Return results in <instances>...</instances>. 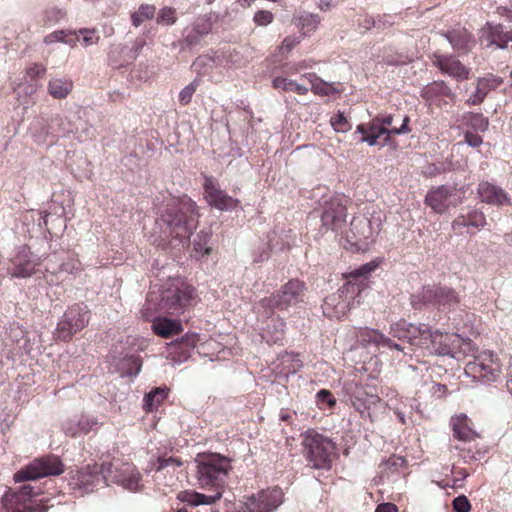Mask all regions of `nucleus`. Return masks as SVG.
<instances>
[{
	"instance_id": "41",
	"label": "nucleus",
	"mask_w": 512,
	"mask_h": 512,
	"mask_svg": "<svg viewBox=\"0 0 512 512\" xmlns=\"http://www.w3.org/2000/svg\"><path fill=\"white\" fill-rule=\"evenodd\" d=\"M73 89V82L68 78H52L48 82V93L54 99L66 98Z\"/></svg>"
},
{
	"instance_id": "63",
	"label": "nucleus",
	"mask_w": 512,
	"mask_h": 512,
	"mask_svg": "<svg viewBox=\"0 0 512 512\" xmlns=\"http://www.w3.org/2000/svg\"><path fill=\"white\" fill-rule=\"evenodd\" d=\"M46 68L41 64H33L27 69V74L31 78H39L45 74Z\"/></svg>"
},
{
	"instance_id": "25",
	"label": "nucleus",
	"mask_w": 512,
	"mask_h": 512,
	"mask_svg": "<svg viewBox=\"0 0 512 512\" xmlns=\"http://www.w3.org/2000/svg\"><path fill=\"white\" fill-rule=\"evenodd\" d=\"M117 483L130 492H137L141 489V474L129 463H113V472L110 474L109 483Z\"/></svg>"
},
{
	"instance_id": "45",
	"label": "nucleus",
	"mask_w": 512,
	"mask_h": 512,
	"mask_svg": "<svg viewBox=\"0 0 512 512\" xmlns=\"http://www.w3.org/2000/svg\"><path fill=\"white\" fill-rule=\"evenodd\" d=\"M198 341L199 335L197 333H186L174 343V348L179 350L180 356L185 360L190 356Z\"/></svg>"
},
{
	"instance_id": "27",
	"label": "nucleus",
	"mask_w": 512,
	"mask_h": 512,
	"mask_svg": "<svg viewBox=\"0 0 512 512\" xmlns=\"http://www.w3.org/2000/svg\"><path fill=\"white\" fill-rule=\"evenodd\" d=\"M359 342L362 346L371 347L374 346L379 351H397L406 353V347L396 343L395 340L385 336L378 330L366 329L360 333Z\"/></svg>"
},
{
	"instance_id": "6",
	"label": "nucleus",
	"mask_w": 512,
	"mask_h": 512,
	"mask_svg": "<svg viewBox=\"0 0 512 512\" xmlns=\"http://www.w3.org/2000/svg\"><path fill=\"white\" fill-rule=\"evenodd\" d=\"M307 286L299 279H291L284 284L279 291L269 297L261 299L256 305L255 309L260 311L264 309L265 312L278 310H287L290 307L297 306L303 303L306 297Z\"/></svg>"
},
{
	"instance_id": "34",
	"label": "nucleus",
	"mask_w": 512,
	"mask_h": 512,
	"mask_svg": "<svg viewBox=\"0 0 512 512\" xmlns=\"http://www.w3.org/2000/svg\"><path fill=\"white\" fill-rule=\"evenodd\" d=\"M445 37L453 49L462 54L468 53L476 44L473 35L464 27L448 31Z\"/></svg>"
},
{
	"instance_id": "8",
	"label": "nucleus",
	"mask_w": 512,
	"mask_h": 512,
	"mask_svg": "<svg viewBox=\"0 0 512 512\" xmlns=\"http://www.w3.org/2000/svg\"><path fill=\"white\" fill-rule=\"evenodd\" d=\"M41 493L39 487L23 484L17 491L9 489L2 501L8 512H46L47 507L43 505L46 499H36Z\"/></svg>"
},
{
	"instance_id": "18",
	"label": "nucleus",
	"mask_w": 512,
	"mask_h": 512,
	"mask_svg": "<svg viewBox=\"0 0 512 512\" xmlns=\"http://www.w3.org/2000/svg\"><path fill=\"white\" fill-rule=\"evenodd\" d=\"M425 330L426 325H415L401 320L390 325L389 333L392 336L391 339H397L398 344L406 347V353L403 354L407 355L412 351V346L422 348Z\"/></svg>"
},
{
	"instance_id": "1",
	"label": "nucleus",
	"mask_w": 512,
	"mask_h": 512,
	"mask_svg": "<svg viewBox=\"0 0 512 512\" xmlns=\"http://www.w3.org/2000/svg\"><path fill=\"white\" fill-rule=\"evenodd\" d=\"M199 214L197 205L191 198L171 197L158 208L155 222V232L159 230V236L155 240L157 246L166 249L172 241L179 244L186 243L198 225Z\"/></svg>"
},
{
	"instance_id": "60",
	"label": "nucleus",
	"mask_w": 512,
	"mask_h": 512,
	"mask_svg": "<svg viewBox=\"0 0 512 512\" xmlns=\"http://www.w3.org/2000/svg\"><path fill=\"white\" fill-rule=\"evenodd\" d=\"M386 132H387L386 130L381 129V130H378L377 134L368 133L367 135L362 136L360 138L359 142L367 143L369 146L379 145L380 147H382L381 143L383 141L384 134Z\"/></svg>"
},
{
	"instance_id": "31",
	"label": "nucleus",
	"mask_w": 512,
	"mask_h": 512,
	"mask_svg": "<svg viewBox=\"0 0 512 512\" xmlns=\"http://www.w3.org/2000/svg\"><path fill=\"white\" fill-rule=\"evenodd\" d=\"M205 198L210 206L222 211L235 209L239 201L227 195L223 190L217 187L211 180H206L204 184Z\"/></svg>"
},
{
	"instance_id": "59",
	"label": "nucleus",
	"mask_w": 512,
	"mask_h": 512,
	"mask_svg": "<svg viewBox=\"0 0 512 512\" xmlns=\"http://www.w3.org/2000/svg\"><path fill=\"white\" fill-rule=\"evenodd\" d=\"M274 20V15L268 10H259L254 14L253 21L257 26H267Z\"/></svg>"
},
{
	"instance_id": "53",
	"label": "nucleus",
	"mask_w": 512,
	"mask_h": 512,
	"mask_svg": "<svg viewBox=\"0 0 512 512\" xmlns=\"http://www.w3.org/2000/svg\"><path fill=\"white\" fill-rule=\"evenodd\" d=\"M317 406L322 409H332L336 405V398L327 389H321L316 393L315 396Z\"/></svg>"
},
{
	"instance_id": "13",
	"label": "nucleus",
	"mask_w": 512,
	"mask_h": 512,
	"mask_svg": "<svg viewBox=\"0 0 512 512\" xmlns=\"http://www.w3.org/2000/svg\"><path fill=\"white\" fill-rule=\"evenodd\" d=\"M466 189L464 186L441 185L433 187L425 196V204L435 213L443 214L449 208L462 203Z\"/></svg>"
},
{
	"instance_id": "24",
	"label": "nucleus",
	"mask_w": 512,
	"mask_h": 512,
	"mask_svg": "<svg viewBox=\"0 0 512 512\" xmlns=\"http://www.w3.org/2000/svg\"><path fill=\"white\" fill-rule=\"evenodd\" d=\"M212 26L210 16L202 15L197 17L184 29L181 44L190 49L200 46L204 37L212 31Z\"/></svg>"
},
{
	"instance_id": "7",
	"label": "nucleus",
	"mask_w": 512,
	"mask_h": 512,
	"mask_svg": "<svg viewBox=\"0 0 512 512\" xmlns=\"http://www.w3.org/2000/svg\"><path fill=\"white\" fill-rule=\"evenodd\" d=\"M363 300V295L359 293V287L354 282H345L337 292L328 295L322 304L324 316L328 318L340 319L359 305Z\"/></svg>"
},
{
	"instance_id": "55",
	"label": "nucleus",
	"mask_w": 512,
	"mask_h": 512,
	"mask_svg": "<svg viewBox=\"0 0 512 512\" xmlns=\"http://www.w3.org/2000/svg\"><path fill=\"white\" fill-rule=\"evenodd\" d=\"M177 21L176 10L172 7H163L159 10L156 22L160 25L171 26Z\"/></svg>"
},
{
	"instance_id": "14",
	"label": "nucleus",
	"mask_w": 512,
	"mask_h": 512,
	"mask_svg": "<svg viewBox=\"0 0 512 512\" xmlns=\"http://www.w3.org/2000/svg\"><path fill=\"white\" fill-rule=\"evenodd\" d=\"M42 257L33 253L29 246H17L9 260L7 273L11 278H30L42 263Z\"/></svg>"
},
{
	"instance_id": "39",
	"label": "nucleus",
	"mask_w": 512,
	"mask_h": 512,
	"mask_svg": "<svg viewBox=\"0 0 512 512\" xmlns=\"http://www.w3.org/2000/svg\"><path fill=\"white\" fill-rule=\"evenodd\" d=\"M142 368V359L138 354H126L118 359L116 369L122 377H135Z\"/></svg>"
},
{
	"instance_id": "33",
	"label": "nucleus",
	"mask_w": 512,
	"mask_h": 512,
	"mask_svg": "<svg viewBox=\"0 0 512 512\" xmlns=\"http://www.w3.org/2000/svg\"><path fill=\"white\" fill-rule=\"evenodd\" d=\"M29 131L38 144L52 145L57 141L56 131L51 128V119L35 118L31 122Z\"/></svg>"
},
{
	"instance_id": "50",
	"label": "nucleus",
	"mask_w": 512,
	"mask_h": 512,
	"mask_svg": "<svg viewBox=\"0 0 512 512\" xmlns=\"http://www.w3.org/2000/svg\"><path fill=\"white\" fill-rule=\"evenodd\" d=\"M156 8L154 5L142 4L136 12L131 15L132 24L139 27L145 19L154 17Z\"/></svg>"
},
{
	"instance_id": "4",
	"label": "nucleus",
	"mask_w": 512,
	"mask_h": 512,
	"mask_svg": "<svg viewBox=\"0 0 512 512\" xmlns=\"http://www.w3.org/2000/svg\"><path fill=\"white\" fill-rule=\"evenodd\" d=\"M461 302L459 293L452 287L441 284H428L411 294L410 304L415 310L432 307L439 312L455 311Z\"/></svg>"
},
{
	"instance_id": "54",
	"label": "nucleus",
	"mask_w": 512,
	"mask_h": 512,
	"mask_svg": "<svg viewBox=\"0 0 512 512\" xmlns=\"http://www.w3.org/2000/svg\"><path fill=\"white\" fill-rule=\"evenodd\" d=\"M200 84V80L198 78H195L192 82H190L188 85H186L180 92L178 96V101L182 106L188 105L194 93L196 92L198 86Z\"/></svg>"
},
{
	"instance_id": "26",
	"label": "nucleus",
	"mask_w": 512,
	"mask_h": 512,
	"mask_svg": "<svg viewBox=\"0 0 512 512\" xmlns=\"http://www.w3.org/2000/svg\"><path fill=\"white\" fill-rule=\"evenodd\" d=\"M485 225L486 217L484 213L475 207L462 209L461 213L452 222L453 230L459 234L463 233V229H467V233L474 234Z\"/></svg>"
},
{
	"instance_id": "61",
	"label": "nucleus",
	"mask_w": 512,
	"mask_h": 512,
	"mask_svg": "<svg viewBox=\"0 0 512 512\" xmlns=\"http://www.w3.org/2000/svg\"><path fill=\"white\" fill-rule=\"evenodd\" d=\"M452 507L455 512H470L471 504L465 495H459L452 501Z\"/></svg>"
},
{
	"instance_id": "20",
	"label": "nucleus",
	"mask_w": 512,
	"mask_h": 512,
	"mask_svg": "<svg viewBox=\"0 0 512 512\" xmlns=\"http://www.w3.org/2000/svg\"><path fill=\"white\" fill-rule=\"evenodd\" d=\"M282 502V490L279 487H273L250 496L241 510L243 512H274Z\"/></svg>"
},
{
	"instance_id": "2",
	"label": "nucleus",
	"mask_w": 512,
	"mask_h": 512,
	"mask_svg": "<svg viewBox=\"0 0 512 512\" xmlns=\"http://www.w3.org/2000/svg\"><path fill=\"white\" fill-rule=\"evenodd\" d=\"M194 476L196 484L202 489H213L212 495L195 491L181 492L178 498L190 506L210 505L222 497L231 463L220 454H198L194 459Z\"/></svg>"
},
{
	"instance_id": "17",
	"label": "nucleus",
	"mask_w": 512,
	"mask_h": 512,
	"mask_svg": "<svg viewBox=\"0 0 512 512\" xmlns=\"http://www.w3.org/2000/svg\"><path fill=\"white\" fill-rule=\"evenodd\" d=\"M461 338L457 334L442 333L438 330L432 332L426 326L422 348L438 356H454L460 347Z\"/></svg>"
},
{
	"instance_id": "5",
	"label": "nucleus",
	"mask_w": 512,
	"mask_h": 512,
	"mask_svg": "<svg viewBox=\"0 0 512 512\" xmlns=\"http://www.w3.org/2000/svg\"><path fill=\"white\" fill-rule=\"evenodd\" d=\"M303 456L308 464L318 470H329L332 466V454L336 450L334 442L310 429L302 435Z\"/></svg>"
},
{
	"instance_id": "40",
	"label": "nucleus",
	"mask_w": 512,
	"mask_h": 512,
	"mask_svg": "<svg viewBox=\"0 0 512 512\" xmlns=\"http://www.w3.org/2000/svg\"><path fill=\"white\" fill-rule=\"evenodd\" d=\"M302 78L306 79L311 84V91L314 94L320 96H329L332 94L341 93V89L338 88L334 82H325L316 73H305Z\"/></svg>"
},
{
	"instance_id": "19",
	"label": "nucleus",
	"mask_w": 512,
	"mask_h": 512,
	"mask_svg": "<svg viewBox=\"0 0 512 512\" xmlns=\"http://www.w3.org/2000/svg\"><path fill=\"white\" fill-rule=\"evenodd\" d=\"M372 222L365 216H356L350 222V227L344 232L346 242L356 249L365 250L374 242Z\"/></svg>"
},
{
	"instance_id": "62",
	"label": "nucleus",
	"mask_w": 512,
	"mask_h": 512,
	"mask_svg": "<svg viewBox=\"0 0 512 512\" xmlns=\"http://www.w3.org/2000/svg\"><path fill=\"white\" fill-rule=\"evenodd\" d=\"M463 143L467 144L472 148H477L483 143V139L477 133L473 131H465L464 132V141Z\"/></svg>"
},
{
	"instance_id": "43",
	"label": "nucleus",
	"mask_w": 512,
	"mask_h": 512,
	"mask_svg": "<svg viewBox=\"0 0 512 512\" xmlns=\"http://www.w3.org/2000/svg\"><path fill=\"white\" fill-rule=\"evenodd\" d=\"M168 388L163 387H155L150 390L144 396V409L147 411H154L158 408V406L166 399L168 396Z\"/></svg>"
},
{
	"instance_id": "12",
	"label": "nucleus",
	"mask_w": 512,
	"mask_h": 512,
	"mask_svg": "<svg viewBox=\"0 0 512 512\" xmlns=\"http://www.w3.org/2000/svg\"><path fill=\"white\" fill-rule=\"evenodd\" d=\"M90 315V310L84 303H75L69 306L57 323V339L69 341L88 325Z\"/></svg>"
},
{
	"instance_id": "49",
	"label": "nucleus",
	"mask_w": 512,
	"mask_h": 512,
	"mask_svg": "<svg viewBox=\"0 0 512 512\" xmlns=\"http://www.w3.org/2000/svg\"><path fill=\"white\" fill-rule=\"evenodd\" d=\"M210 239L211 233L209 231H201L194 239V251L198 256H205L211 252V247L209 246Z\"/></svg>"
},
{
	"instance_id": "9",
	"label": "nucleus",
	"mask_w": 512,
	"mask_h": 512,
	"mask_svg": "<svg viewBox=\"0 0 512 512\" xmlns=\"http://www.w3.org/2000/svg\"><path fill=\"white\" fill-rule=\"evenodd\" d=\"M348 198L345 195L333 194L320 202V231L339 232L346 223Z\"/></svg>"
},
{
	"instance_id": "51",
	"label": "nucleus",
	"mask_w": 512,
	"mask_h": 512,
	"mask_svg": "<svg viewBox=\"0 0 512 512\" xmlns=\"http://www.w3.org/2000/svg\"><path fill=\"white\" fill-rule=\"evenodd\" d=\"M219 53L226 66L240 67L244 63L242 54L236 49L228 47L221 49Z\"/></svg>"
},
{
	"instance_id": "38",
	"label": "nucleus",
	"mask_w": 512,
	"mask_h": 512,
	"mask_svg": "<svg viewBox=\"0 0 512 512\" xmlns=\"http://www.w3.org/2000/svg\"><path fill=\"white\" fill-rule=\"evenodd\" d=\"M421 96L426 101L435 102L442 97L454 99L455 93L444 81H434L423 87Z\"/></svg>"
},
{
	"instance_id": "46",
	"label": "nucleus",
	"mask_w": 512,
	"mask_h": 512,
	"mask_svg": "<svg viewBox=\"0 0 512 512\" xmlns=\"http://www.w3.org/2000/svg\"><path fill=\"white\" fill-rule=\"evenodd\" d=\"M76 31L72 30H56L44 37V43L47 45L54 44L57 42L65 43L70 46H75L78 38L74 37Z\"/></svg>"
},
{
	"instance_id": "15",
	"label": "nucleus",
	"mask_w": 512,
	"mask_h": 512,
	"mask_svg": "<svg viewBox=\"0 0 512 512\" xmlns=\"http://www.w3.org/2000/svg\"><path fill=\"white\" fill-rule=\"evenodd\" d=\"M465 372L478 381L491 383L500 376V361L492 351H483L466 365Z\"/></svg>"
},
{
	"instance_id": "28",
	"label": "nucleus",
	"mask_w": 512,
	"mask_h": 512,
	"mask_svg": "<svg viewBox=\"0 0 512 512\" xmlns=\"http://www.w3.org/2000/svg\"><path fill=\"white\" fill-rule=\"evenodd\" d=\"M504 83L501 76L488 73L483 77L476 79L475 91L468 97L466 104L469 106H477L484 102L485 98L491 91H495Z\"/></svg>"
},
{
	"instance_id": "22",
	"label": "nucleus",
	"mask_w": 512,
	"mask_h": 512,
	"mask_svg": "<svg viewBox=\"0 0 512 512\" xmlns=\"http://www.w3.org/2000/svg\"><path fill=\"white\" fill-rule=\"evenodd\" d=\"M480 44L485 48L507 51L512 58V29L505 30L501 24L487 23L480 34Z\"/></svg>"
},
{
	"instance_id": "29",
	"label": "nucleus",
	"mask_w": 512,
	"mask_h": 512,
	"mask_svg": "<svg viewBox=\"0 0 512 512\" xmlns=\"http://www.w3.org/2000/svg\"><path fill=\"white\" fill-rule=\"evenodd\" d=\"M99 428L96 417L90 415L74 416L62 423V431L69 437H80L95 432Z\"/></svg>"
},
{
	"instance_id": "52",
	"label": "nucleus",
	"mask_w": 512,
	"mask_h": 512,
	"mask_svg": "<svg viewBox=\"0 0 512 512\" xmlns=\"http://www.w3.org/2000/svg\"><path fill=\"white\" fill-rule=\"evenodd\" d=\"M66 17V11L58 7H49L43 12L42 22L44 25L53 26Z\"/></svg>"
},
{
	"instance_id": "11",
	"label": "nucleus",
	"mask_w": 512,
	"mask_h": 512,
	"mask_svg": "<svg viewBox=\"0 0 512 512\" xmlns=\"http://www.w3.org/2000/svg\"><path fill=\"white\" fill-rule=\"evenodd\" d=\"M64 472L61 459L53 454L34 459L14 474V481L22 483L47 476H57Z\"/></svg>"
},
{
	"instance_id": "16",
	"label": "nucleus",
	"mask_w": 512,
	"mask_h": 512,
	"mask_svg": "<svg viewBox=\"0 0 512 512\" xmlns=\"http://www.w3.org/2000/svg\"><path fill=\"white\" fill-rule=\"evenodd\" d=\"M343 393L346 402L350 404L361 417H369L371 406L376 405L380 401L378 395L369 392L366 387L354 380L344 383Z\"/></svg>"
},
{
	"instance_id": "35",
	"label": "nucleus",
	"mask_w": 512,
	"mask_h": 512,
	"mask_svg": "<svg viewBox=\"0 0 512 512\" xmlns=\"http://www.w3.org/2000/svg\"><path fill=\"white\" fill-rule=\"evenodd\" d=\"M378 119L380 121V126L384 127L387 131L384 134L381 146L390 144L391 136L407 134L410 132L408 125L410 122L409 116H404L400 127L393 126L394 117L391 114L378 115Z\"/></svg>"
},
{
	"instance_id": "56",
	"label": "nucleus",
	"mask_w": 512,
	"mask_h": 512,
	"mask_svg": "<svg viewBox=\"0 0 512 512\" xmlns=\"http://www.w3.org/2000/svg\"><path fill=\"white\" fill-rule=\"evenodd\" d=\"M330 124L336 132L345 133L351 129V124L345 117L344 113L338 111L330 119Z\"/></svg>"
},
{
	"instance_id": "57",
	"label": "nucleus",
	"mask_w": 512,
	"mask_h": 512,
	"mask_svg": "<svg viewBox=\"0 0 512 512\" xmlns=\"http://www.w3.org/2000/svg\"><path fill=\"white\" fill-rule=\"evenodd\" d=\"M78 35L82 36V41L85 46L96 44L99 40L94 29L81 28L76 31V35L74 36L78 38Z\"/></svg>"
},
{
	"instance_id": "48",
	"label": "nucleus",
	"mask_w": 512,
	"mask_h": 512,
	"mask_svg": "<svg viewBox=\"0 0 512 512\" xmlns=\"http://www.w3.org/2000/svg\"><path fill=\"white\" fill-rule=\"evenodd\" d=\"M319 22L320 20L317 15L306 13L298 18L296 25L300 29L302 35H306L314 31Z\"/></svg>"
},
{
	"instance_id": "58",
	"label": "nucleus",
	"mask_w": 512,
	"mask_h": 512,
	"mask_svg": "<svg viewBox=\"0 0 512 512\" xmlns=\"http://www.w3.org/2000/svg\"><path fill=\"white\" fill-rule=\"evenodd\" d=\"M157 468H156V471L157 472H160L164 469H167V468H173V470L177 467H180L182 465V461L179 459V458H176V457H168V458H165V457H160L158 458V461H157Z\"/></svg>"
},
{
	"instance_id": "44",
	"label": "nucleus",
	"mask_w": 512,
	"mask_h": 512,
	"mask_svg": "<svg viewBox=\"0 0 512 512\" xmlns=\"http://www.w3.org/2000/svg\"><path fill=\"white\" fill-rule=\"evenodd\" d=\"M462 121L475 132H485L489 128V119L482 113L466 112Z\"/></svg>"
},
{
	"instance_id": "10",
	"label": "nucleus",
	"mask_w": 512,
	"mask_h": 512,
	"mask_svg": "<svg viewBox=\"0 0 512 512\" xmlns=\"http://www.w3.org/2000/svg\"><path fill=\"white\" fill-rule=\"evenodd\" d=\"M51 128L56 131L57 140L67 138L82 143L91 139L94 135L93 127L76 113L69 115L57 114L51 117Z\"/></svg>"
},
{
	"instance_id": "23",
	"label": "nucleus",
	"mask_w": 512,
	"mask_h": 512,
	"mask_svg": "<svg viewBox=\"0 0 512 512\" xmlns=\"http://www.w3.org/2000/svg\"><path fill=\"white\" fill-rule=\"evenodd\" d=\"M259 317H266L265 325L261 327V337L268 344H282L285 336L286 323L280 316L272 311H266L255 309Z\"/></svg>"
},
{
	"instance_id": "21",
	"label": "nucleus",
	"mask_w": 512,
	"mask_h": 512,
	"mask_svg": "<svg viewBox=\"0 0 512 512\" xmlns=\"http://www.w3.org/2000/svg\"><path fill=\"white\" fill-rule=\"evenodd\" d=\"M113 472V463L87 465L76 476L77 485L86 493L92 492L95 487L103 483L109 485L110 474Z\"/></svg>"
},
{
	"instance_id": "47",
	"label": "nucleus",
	"mask_w": 512,
	"mask_h": 512,
	"mask_svg": "<svg viewBox=\"0 0 512 512\" xmlns=\"http://www.w3.org/2000/svg\"><path fill=\"white\" fill-rule=\"evenodd\" d=\"M452 428L454 437L461 441H470L474 437L473 431L467 426V417L465 415L453 421Z\"/></svg>"
},
{
	"instance_id": "42",
	"label": "nucleus",
	"mask_w": 512,
	"mask_h": 512,
	"mask_svg": "<svg viewBox=\"0 0 512 512\" xmlns=\"http://www.w3.org/2000/svg\"><path fill=\"white\" fill-rule=\"evenodd\" d=\"M272 86L280 92H294L298 95H306L309 91L308 87L281 76L272 80Z\"/></svg>"
},
{
	"instance_id": "30",
	"label": "nucleus",
	"mask_w": 512,
	"mask_h": 512,
	"mask_svg": "<svg viewBox=\"0 0 512 512\" xmlns=\"http://www.w3.org/2000/svg\"><path fill=\"white\" fill-rule=\"evenodd\" d=\"M433 64L442 73L449 75L457 81L465 80L469 77L470 69L464 66L455 56L435 53L433 55Z\"/></svg>"
},
{
	"instance_id": "37",
	"label": "nucleus",
	"mask_w": 512,
	"mask_h": 512,
	"mask_svg": "<svg viewBox=\"0 0 512 512\" xmlns=\"http://www.w3.org/2000/svg\"><path fill=\"white\" fill-rule=\"evenodd\" d=\"M378 262L373 260L354 268L346 275V282H354L359 287L360 295L364 294L367 289L366 280L368 276L376 270Z\"/></svg>"
},
{
	"instance_id": "64",
	"label": "nucleus",
	"mask_w": 512,
	"mask_h": 512,
	"mask_svg": "<svg viewBox=\"0 0 512 512\" xmlns=\"http://www.w3.org/2000/svg\"><path fill=\"white\" fill-rule=\"evenodd\" d=\"M375 512H398V507L394 503L384 502L376 506Z\"/></svg>"
},
{
	"instance_id": "36",
	"label": "nucleus",
	"mask_w": 512,
	"mask_h": 512,
	"mask_svg": "<svg viewBox=\"0 0 512 512\" xmlns=\"http://www.w3.org/2000/svg\"><path fill=\"white\" fill-rule=\"evenodd\" d=\"M151 329L156 335L162 338H170L180 334L183 327L179 320L157 317L152 321Z\"/></svg>"
},
{
	"instance_id": "3",
	"label": "nucleus",
	"mask_w": 512,
	"mask_h": 512,
	"mask_svg": "<svg viewBox=\"0 0 512 512\" xmlns=\"http://www.w3.org/2000/svg\"><path fill=\"white\" fill-rule=\"evenodd\" d=\"M195 289L181 280L166 283L161 291H150L144 310H160L180 314L193 305Z\"/></svg>"
},
{
	"instance_id": "32",
	"label": "nucleus",
	"mask_w": 512,
	"mask_h": 512,
	"mask_svg": "<svg viewBox=\"0 0 512 512\" xmlns=\"http://www.w3.org/2000/svg\"><path fill=\"white\" fill-rule=\"evenodd\" d=\"M477 194L482 202L489 205L505 206L511 204L508 193L500 186L488 181H481L478 184Z\"/></svg>"
}]
</instances>
